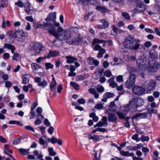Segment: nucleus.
Masks as SVG:
<instances>
[{"instance_id": "obj_30", "label": "nucleus", "mask_w": 160, "mask_h": 160, "mask_svg": "<svg viewBox=\"0 0 160 160\" xmlns=\"http://www.w3.org/2000/svg\"><path fill=\"white\" fill-rule=\"evenodd\" d=\"M70 85L72 86L73 88L76 90H78L79 89V85L76 83L71 82H70Z\"/></svg>"}, {"instance_id": "obj_7", "label": "nucleus", "mask_w": 160, "mask_h": 160, "mask_svg": "<svg viewBox=\"0 0 160 160\" xmlns=\"http://www.w3.org/2000/svg\"><path fill=\"white\" fill-rule=\"evenodd\" d=\"M44 47L38 42H35L31 46V49L35 50L36 53H39L42 51Z\"/></svg>"}, {"instance_id": "obj_43", "label": "nucleus", "mask_w": 160, "mask_h": 160, "mask_svg": "<svg viewBox=\"0 0 160 160\" xmlns=\"http://www.w3.org/2000/svg\"><path fill=\"white\" fill-rule=\"evenodd\" d=\"M103 107L102 104L101 103H100L97 104L96 105H95L94 106V108L98 109H101L103 108Z\"/></svg>"}, {"instance_id": "obj_40", "label": "nucleus", "mask_w": 160, "mask_h": 160, "mask_svg": "<svg viewBox=\"0 0 160 160\" xmlns=\"http://www.w3.org/2000/svg\"><path fill=\"white\" fill-rule=\"evenodd\" d=\"M45 66L47 70H48L49 68L52 69L53 67V65L50 62L46 63Z\"/></svg>"}, {"instance_id": "obj_41", "label": "nucleus", "mask_w": 160, "mask_h": 160, "mask_svg": "<svg viewBox=\"0 0 160 160\" xmlns=\"http://www.w3.org/2000/svg\"><path fill=\"white\" fill-rule=\"evenodd\" d=\"M85 75H84V74H83L81 75L77 76L76 77V78L77 80L78 81L82 80L86 78L85 77Z\"/></svg>"}, {"instance_id": "obj_15", "label": "nucleus", "mask_w": 160, "mask_h": 160, "mask_svg": "<svg viewBox=\"0 0 160 160\" xmlns=\"http://www.w3.org/2000/svg\"><path fill=\"white\" fill-rule=\"evenodd\" d=\"M59 52L58 51H50L48 54L45 56V58H50L51 57H55L58 55Z\"/></svg>"}, {"instance_id": "obj_21", "label": "nucleus", "mask_w": 160, "mask_h": 160, "mask_svg": "<svg viewBox=\"0 0 160 160\" xmlns=\"http://www.w3.org/2000/svg\"><path fill=\"white\" fill-rule=\"evenodd\" d=\"M57 83L54 77L52 79V82L50 86V88L51 92L54 91L55 90L54 87L56 85Z\"/></svg>"}, {"instance_id": "obj_36", "label": "nucleus", "mask_w": 160, "mask_h": 160, "mask_svg": "<svg viewBox=\"0 0 160 160\" xmlns=\"http://www.w3.org/2000/svg\"><path fill=\"white\" fill-rule=\"evenodd\" d=\"M48 151L49 152V154L51 156H55L56 155V153L55 152L53 151V148H49Z\"/></svg>"}, {"instance_id": "obj_48", "label": "nucleus", "mask_w": 160, "mask_h": 160, "mask_svg": "<svg viewBox=\"0 0 160 160\" xmlns=\"http://www.w3.org/2000/svg\"><path fill=\"white\" fill-rule=\"evenodd\" d=\"M123 76L122 75H119L118 76L117 78V82H123Z\"/></svg>"}, {"instance_id": "obj_46", "label": "nucleus", "mask_w": 160, "mask_h": 160, "mask_svg": "<svg viewBox=\"0 0 160 160\" xmlns=\"http://www.w3.org/2000/svg\"><path fill=\"white\" fill-rule=\"evenodd\" d=\"M149 138L148 137L142 135L141 137V140L142 142L149 141Z\"/></svg>"}, {"instance_id": "obj_12", "label": "nucleus", "mask_w": 160, "mask_h": 160, "mask_svg": "<svg viewBox=\"0 0 160 160\" xmlns=\"http://www.w3.org/2000/svg\"><path fill=\"white\" fill-rule=\"evenodd\" d=\"M146 10L145 5L143 4H138L134 9V10L137 12L142 13Z\"/></svg>"}, {"instance_id": "obj_25", "label": "nucleus", "mask_w": 160, "mask_h": 160, "mask_svg": "<svg viewBox=\"0 0 160 160\" xmlns=\"http://www.w3.org/2000/svg\"><path fill=\"white\" fill-rule=\"evenodd\" d=\"M3 48H7L8 50H11L15 48V47L13 45L8 43H5L4 44Z\"/></svg>"}, {"instance_id": "obj_50", "label": "nucleus", "mask_w": 160, "mask_h": 160, "mask_svg": "<svg viewBox=\"0 0 160 160\" xmlns=\"http://www.w3.org/2000/svg\"><path fill=\"white\" fill-rule=\"evenodd\" d=\"M20 138H17L14 139L13 142V144L14 145L18 144L20 143Z\"/></svg>"}, {"instance_id": "obj_58", "label": "nucleus", "mask_w": 160, "mask_h": 160, "mask_svg": "<svg viewBox=\"0 0 160 160\" xmlns=\"http://www.w3.org/2000/svg\"><path fill=\"white\" fill-rule=\"evenodd\" d=\"M34 82L36 83L39 84V83L41 82V78H40L39 77H36L34 78Z\"/></svg>"}, {"instance_id": "obj_14", "label": "nucleus", "mask_w": 160, "mask_h": 160, "mask_svg": "<svg viewBox=\"0 0 160 160\" xmlns=\"http://www.w3.org/2000/svg\"><path fill=\"white\" fill-rule=\"evenodd\" d=\"M56 12H52L50 13L45 19V20L48 22L51 21H54L56 18Z\"/></svg>"}, {"instance_id": "obj_9", "label": "nucleus", "mask_w": 160, "mask_h": 160, "mask_svg": "<svg viewBox=\"0 0 160 160\" xmlns=\"http://www.w3.org/2000/svg\"><path fill=\"white\" fill-rule=\"evenodd\" d=\"M132 91L134 94L139 95L144 93L145 89L142 87L136 86L132 88Z\"/></svg>"}, {"instance_id": "obj_44", "label": "nucleus", "mask_w": 160, "mask_h": 160, "mask_svg": "<svg viewBox=\"0 0 160 160\" xmlns=\"http://www.w3.org/2000/svg\"><path fill=\"white\" fill-rule=\"evenodd\" d=\"M15 4V5L21 8H22L24 6V4L21 1H18L17 2H16Z\"/></svg>"}, {"instance_id": "obj_32", "label": "nucleus", "mask_w": 160, "mask_h": 160, "mask_svg": "<svg viewBox=\"0 0 160 160\" xmlns=\"http://www.w3.org/2000/svg\"><path fill=\"white\" fill-rule=\"evenodd\" d=\"M44 26H45V27H49V28H48V32L49 33V30L51 28H55L56 29V28L55 27H53V25H52L50 22H46V23H45L44 24Z\"/></svg>"}, {"instance_id": "obj_11", "label": "nucleus", "mask_w": 160, "mask_h": 160, "mask_svg": "<svg viewBox=\"0 0 160 160\" xmlns=\"http://www.w3.org/2000/svg\"><path fill=\"white\" fill-rule=\"evenodd\" d=\"M96 9L102 13L108 12L110 11V10L105 7L99 4L96 5Z\"/></svg>"}, {"instance_id": "obj_4", "label": "nucleus", "mask_w": 160, "mask_h": 160, "mask_svg": "<svg viewBox=\"0 0 160 160\" xmlns=\"http://www.w3.org/2000/svg\"><path fill=\"white\" fill-rule=\"evenodd\" d=\"M144 103L143 100L140 98H136L129 102V104H132V107L138 108L142 105Z\"/></svg>"}, {"instance_id": "obj_53", "label": "nucleus", "mask_w": 160, "mask_h": 160, "mask_svg": "<svg viewBox=\"0 0 160 160\" xmlns=\"http://www.w3.org/2000/svg\"><path fill=\"white\" fill-rule=\"evenodd\" d=\"M38 103L37 102H34L32 104L31 110V111H32V110H34L38 106Z\"/></svg>"}, {"instance_id": "obj_49", "label": "nucleus", "mask_w": 160, "mask_h": 160, "mask_svg": "<svg viewBox=\"0 0 160 160\" xmlns=\"http://www.w3.org/2000/svg\"><path fill=\"white\" fill-rule=\"evenodd\" d=\"M138 135L137 134H136L133 135L132 136V138L137 141H138L140 140V138H138Z\"/></svg>"}, {"instance_id": "obj_16", "label": "nucleus", "mask_w": 160, "mask_h": 160, "mask_svg": "<svg viewBox=\"0 0 160 160\" xmlns=\"http://www.w3.org/2000/svg\"><path fill=\"white\" fill-rule=\"evenodd\" d=\"M114 96L113 93L110 92H105L103 95V98L102 99V101L103 102H106L107 101V98H112Z\"/></svg>"}, {"instance_id": "obj_8", "label": "nucleus", "mask_w": 160, "mask_h": 160, "mask_svg": "<svg viewBox=\"0 0 160 160\" xmlns=\"http://www.w3.org/2000/svg\"><path fill=\"white\" fill-rule=\"evenodd\" d=\"M26 34L24 33L22 30H18L16 31L13 34L12 37L15 38H20L21 37L23 39L22 41H24L26 38Z\"/></svg>"}, {"instance_id": "obj_10", "label": "nucleus", "mask_w": 160, "mask_h": 160, "mask_svg": "<svg viewBox=\"0 0 160 160\" xmlns=\"http://www.w3.org/2000/svg\"><path fill=\"white\" fill-rule=\"evenodd\" d=\"M160 65L157 61H155L153 63H152L149 65V70L151 72H156L158 69Z\"/></svg>"}, {"instance_id": "obj_17", "label": "nucleus", "mask_w": 160, "mask_h": 160, "mask_svg": "<svg viewBox=\"0 0 160 160\" xmlns=\"http://www.w3.org/2000/svg\"><path fill=\"white\" fill-rule=\"evenodd\" d=\"M88 62L90 65H94L96 66H98L99 64L98 61L92 58L89 57L87 59Z\"/></svg>"}, {"instance_id": "obj_33", "label": "nucleus", "mask_w": 160, "mask_h": 160, "mask_svg": "<svg viewBox=\"0 0 160 160\" xmlns=\"http://www.w3.org/2000/svg\"><path fill=\"white\" fill-rule=\"evenodd\" d=\"M92 48L95 51L99 50L101 49L102 48L98 44H93L92 43Z\"/></svg>"}, {"instance_id": "obj_18", "label": "nucleus", "mask_w": 160, "mask_h": 160, "mask_svg": "<svg viewBox=\"0 0 160 160\" xmlns=\"http://www.w3.org/2000/svg\"><path fill=\"white\" fill-rule=\"evenodd\" d=\"M117 117L115 114L113 113L109 114L108 121L112 122H117Z\"/></svg>"}, {"instance_id": "obj_55", "label": "nucleus", "mask_w": 160, "mask_h": 160, "mask_svg": "<svg viewBox=\"0 0 160 160\" xmlns=\"http://www.w3.org/2000/svg\"><path fill=\"white\" fill-rule=\"evenodd\" d=\"M19 55L18 54L15 53L14 54L12 57V59L14 60L17 61L19 58Z\"/></svg>"}, {"instance_id": "obj_6", "label": "nucleus", "mask_w": 160, "mask_h": 160, "mask_svg": "<svg viewBox=\"0 0 160 160\" xmlns=\"http://www.w3.org/2000/svg\"><path fill=\"white\" fill-rule=\"evenodd\" d=\"M156 85V83L153 81H145L142 84V86L145 89L149 91L153 90Z\"/></svg>"}, {"instance_id": "obj_52", "label": "nucleus", "mask_w": 160, "mask_h": 160, "mask_svg": "<svg viewBox=\"0 0 160 160\" xmlns=\"http://www.w3.org/2000/svg\"><path fill=\"white\" fill-rule=\"evenodd\" d=\"M25 128L27 130L32 131L33 132H35L34 129H33L32 127L30 126H25Z\"/></svg>"}, {"instance_id": "obj_45", "label": "nucleus", "mask_w": 160, "mask_h": 160, "mask_svg": "<svg viewBox=\"0 0 160 160\" xmlns=\"http://www.w3.org/2000/svg\"><path fill=\"white\" fill-rule=\"evenodd\" d=\"M42 111V109L41 107H38L36 109V112L38 113L37 117H38L39 115H40Z\"/></svg>"}, {"instance_id": "obj_37", "label": "nucleus", "mask_w": 160, "mask_h": 160, "mask_svg": "<svg viewBox=\"0 0 160 160\" xmlns=\"http://www.w3.org/2000/svg\"><path fill=\"white\" fill-rule=\"evenodd\" d=\"M96 89L97 91L100 93H102L104 91V88L102 86H98L97 87Z\"/></svg>"}, {"instance_id": "obj_26", "label": "nucleus", "mask_w": 160, "mask_h": 160, "mask_svg": "<svg viewBox=\"0 0 160 160\" xmlns=\"http://www.w3.org/2000/svg\"><path fill=\"white\" fill-rule=\"evenodd\" d=\"M8 123L10 124H17L20 126H23V124L22 123H20L19 121H10L8 122Z\"/></svg>"}, {"instance_id": "obj_47", "label": "nucleus", "mask_w": 160, "mask_h": 160, "mask_svg": "<svg viewBox=\"0 0 160 160\" xmlns=\"http://www.w3.org/2000/svg\"><path fill=\"white\" fill-rule=\"evenodd\" d=\"M120 153L122 156H129V152L128 151H124L122 150L120 151Z\"/></svg>"}, {"instance_id": "obj_56", "label": "nucleus", "mask_w": 160, "mask_h": 160, "mask_svg": "<svg viewBox=\"0 0 160 160\" xmlns=\"http://www.w3.org/2000/svg\"><path fill=\"white\" fill-rule=\"evenodd\" d=\"M78 102L79 104H84L85 103L86 101L84 99L81 98L78 100Z\"/></svg>"}, {"instance_id": "obj_61", "label": "nucleus", "mask_w": 160, "mask_h": 160, "mask_svg": "<svg viewBox=\"0 0 160 160\" xmlns=\"http://www.w3.org/2000/svg\"><path fill=\"white\" fill-rule=\"evenodd\" d=\"M88 91L89 93L93 95L97 92L95 89L93 88H90L88 89Z\"/></svg>"}, {"instance_id": "obj_64", "label": "nucleus", "mask_w": 160, "mask_h": 160, "mask_svg": "<svg viewBox=\"0 0 160 160\" xmlns=\"http://www.w3.org/2000/svg\"><path fill=\"white\" fill-rule=\"evenodd\" d=\"M54 129L53 127L51 126L48 129V132L50 134H52L53 133Z\"/></svg>"}, {"instance_id": "obj_31", "label": "nucleus", "mask_w": 160, "mask_h": 160, "mask_svg": "<svg viewBox=\"0 0 160 160\" xmlns=\"http://www.w3.org/2000/svg\"><path fill=\"white\" fill-rule=\"evenodd\" d=\"M22 155H24L29 153L28 152L29 149H26L23 148H20L18 149Z\"/></svg>"}, {"instance_id": "obj_38", "label": "nucleus", "mask_w": 160, "mask_h": 160, "mask_svg": "<svg viewBox=\"0 0 160 160\" xmlns=\"http://www.w3.org/2000/svg\"><path fill=\"white\" fill-rule=\"evenodd\" d=\"M102 126L106 127L105 124H104L103 122L102 121H99L96 124L94 125V127H101Z\"/></svg>"}, {"instance_id": "obj_51", "label": "nucleus", "mask_w": 160, "mask_h": 160, "mask_svg": "<svg viewBox=\"0 0 160 160\" xmlns=\"http://www.w3.org/2000/svg\"><path fill=\"white\" fill-rule=\"evenodd\" d=\"M102 120L104 124H105V126H107L108 125L107 118L106 116H103Z\"/></svg>"}, {"instance_id": "obj_28", "label": "nucleus", "mask_w": 160, "mask_h": 160, "mask_svg": "<svg viewBox=\"0 0 160 160\" xmlns=\"http://www.w3.org/2000/svg\"><path fill=\"white\" fill-rule=\"evenodd\" d=\"M47 82L45 80H43L42 82H41L39 84H38V86L42 87V88H44L47 86Z\"/></svg>"}, {"instance_id": "obj_27", "label": "nucleus", "mask_w": 160, "mask_h": 160, "mask_svg": "<svg viewBox=\"0 0 160 160\" xmlns=\"http://www.w3.org/2000/svg\"><path fill=\"white\" fill-rule=\"evenodd\" d=\"M107 42V41H105L103 40H100L97 38H94L93 40L92 43L93 44H98L102 43Z\"/></svg>"}, {"instance_id": "obj_60", "label": "nucleus", "mask_w": 160, "mask_h": 160, "mask_svg": "<svg viewBox=\"0 0 160 160\" xmlns=\"http://www.w3.org/2000/svg\"><path fill=\"white\" fill-rule=\"evenodd\" d=\"M44 123L45 125H46V126H49L51 125V123L49 122L48 119L47 118L45 119V120H44Z\"/></svg>"}, {"instance_id": "obj_29", "label": "nucleus", "mask_w": 160, "mask_h": 160, "mask_svg": "<svg viewBox=\"0 0 160 160\" xmlns=\"http://www.w3.org/2000/svg\"><path fill=\"white\" fill-rule=\"evenodd\" d=\"M96 1V0H80V2L82 3L87 4L90 2L91 4H94Z\"/></svg>"}, {"instance_id": "obj_59", "label": "nucleus", "mask_w": 160, "mask_h": 160, "mask_svg": "<svg viewBox=\"0 0 160 160\" xmlns=\"http://www.w3.org/2000/svg\"><path fill=\"white\" fill-rule=\"evenodd\" d=\"M109 65V63L107 61H104L103 62V66L104 68H107Z\"/></svg>"}, {"instance_id": "obj_35", "label": "nucleus", "mask_w": 160, "mask_h": 160, "mask_svg": "<svg viewBox=\"0 0 160 160\" xmlns=\"http://www.w3.org/2000/svg\"><path fill=\"white\" fill-rule=\"evenodd\" d=\"M122 16L127 20H130V16L129 14L127 12H123L122 13Z\"/></svg>"}, {"instance_id": "obj_24", "label": "nucleus", "mask_w": 160, "mask_h": 160, "mask_svg": "<svg viewBox=\"0 0 160 160\" xmlns=\"http://www.w3.org/2000/svg\"><path fill=\"white\" fill-rule=\"evenodd\" d=\"M30 76L28 74H25L22 78V83L24 84H27L29 81Z\"/></svg>"}, {"instance_id": "obj_34", "label": "nucleus", "mask_w": 160, "mask_h": 160, "mask_svg": "<svg viewBox=\"0 0 160 160\" xmlns=\"http://www.w3.org/2000/svg\"><path fill=\"white\" fill-rule=\"evenodd\" d=\"M81 41V38L79 37H78L75 40L72 41V43L75 45H78Z\"/></svg>"}, {"instance_id": "obj_13", "label": "nucleus", "mask_w": 160, "mask_h": 160, "mask_svg": "<svg viewBox=\"0 0 160 160\" xmlns=\"http://www.w3.org/2000/svg\"><path fill=\"white\" fill-rule=\"evenodd\" d=\"M31 4L29 2H27L24 5V10L26 13L28 15L31 14L33 12V10L30 9V6Z\"/></svg>"}, {"instance_id": "obj_1", "label": "nucleus", "mask_w": 160, "mask_h": 160, "mask_svg": "<svg viewBox=\"0 0 160 160\" xmlns=\"http://www.w3.org/2000/svg\"><path fill=\"white\" fill-rule=\"evenodd\" d=\"M124 47L131 50H138L141 52H143L145 50V47L143 45L141 44L140 40L136 39L134 36L129 35L126 38L123 43Z\"/></svg>"}, {"instance_id": "obj_5", "label": "nucleus", "mask_w": 160, "mask_h": 160, "mask_svg": "<svg viewBox=\"0 0 160 160\" xmlns=\"http://www.w3.org/2000/svg\"><path fill=\"white\" fill-rule=\"evenodd\" d=\"M136 79L135 75L133 74H131L129 75V78L127 80L125 83L126 87L128 89L132 87Z\"/></svg>"}, {"instance_id": "obj_57", "label": "nucleus", "mask_w": 160, "mask_h": 160, "mask_svg": "<svg viewBox=\"0 0 160 160\" xmlns=\"http://www.w3.org/2000/svg\"><path fill=\"white\" fill-rule=\"evenodd\" d=\"M152 45L151 43L149 41H147L144 43V45H143L144 47L147 48H149Z\"/></svg>"}, {"instance_id": "obj_22", "label": "nucleus", "mask_w": 160, "mask_h": 160, "mask_svg": "<svg viewBox=\"0 0 160 160\" xmlns=\"http://www.w3.org/2000/svg\"><path fill=\"white\" fill-rule=\"evenodd\" d=\"M150 56L152 58H155L158 56V54L154 49H151L149 52Z\"/></svg>"}, {"instance_id": "obj_19", "label": "nucleus", "mask_w": 160, "mask_h": 160, "mask_svg": "<svg viewBox=\"0 0 160 160\" xmlns=\"http://www.w3.org/2000/svg\"><path fill=\"white\" fill-rule=\"evenodd\" d=\"M66 58L67 59V62L68 63H72L77 60L76 58L71 56H66Z\"/></svg>"}, {"instance_id": "obj_20", "label": "nucleus", "mask_w": 160, "mask_h": 160, "mask_svg": "<svg viewBox=\"0 0 160 160\" xmlns=\"http://www.w3.org/2000/svg\"><path fill=\"white\" fill-rule=\"evenodd\" d=\"M148 115L146 112L138 113L134 116V117L136 118H145L147 117Z\"/></svg>"}, {"instance_id": "obj_23", "label": "nucleus", "mask_w": 160, "mask_h": 160, "mask_svg": "<svg viewBox=\"0 0 160 160\" xmlns=\"http://www.w3.org/2000/svg\"><path fill=\"white\" fill-rule=\"evenodd\" d=\"M100 22L102 24V25L104 28L106 29L108 28L109 25V22L105 19H102L100 20Z\"/></svg>"}, {"instance_id": "obj_39", "label": "nucleus", "mask_w": 160, "mask_h": 160, "mask_svg": "<svg viewBox=\"0 0 160 160\" xmlns=\"http://www.w3.org/2000/svg\"><path fill=\"white\" fill-rule=\"evenodd\" d=\"M104 75L106 77L109 78L112 76V72L109 70H107L104 72Z\"/></svg>"}, {"instance_id": "obj_62", "label": "nucleus", "mask_w": 160, "mask_h": 160, "mask_svg": "<svg viewBox=\"0 0 160 160\" xmlns=\"http://www.w3.org/2000/svg\"><path fill=\"white\" fill-rule=\"evenodd\" d=\"M9 54L8 53H5L3 54V57L4 59H7L9 58Z\"/></svg>"}, {"instance_id": "obj_63", "label": "nucleus", "mask_w": 160, "mask_h": 160, "mask_svg": "<svg viewBox=\"0 0 160 160\" xmlns=\"http://www.w3.org/2000/svg\"><path fill=\"white\" fill-rule=\"evenodd\" d=\"M160 93L158 91H154L153 93V95L155 98H158L159 96Z\"/></svg>"}, {"instance_id": "obj_54", "label": "nucleus", "mask_w": 160, "mask_h": 160, "mask_svg": "<svg viewBox=\"0 0 160 160\" xmlns=\"http://www.w3.org/2000/svg\"><path fill=\"white\" fill-rule=\"evenodd\" d=\"M30 114H31V116L30 117V119H32L35 116H36V113L35 112V111L34 110H32V111H31V110L30 111Z\"/></svg>"}, {"instance_id": "obj_2", "label": "nucleus", "mask_w": 160, "mask_h": 160, "mask_svg": "<svg viewBox=\"0 0 160 160\" xmlns=\"http://www.w3.org/2000/svg\"><path fill=\"white\" fill-rule=\"evenodd\" d=\"M50 34L52 35L57 38H59L62 40H66L70 36V33L68 31H64L61 27H59L57 30L54 28H52L49 30Z\"/></svg>"}, {"instance_id": "obj_3", "label": "nucleus", "mask_w": 160, "mask_h": 160, "mask_svg": "<svg viewBox=\"0 0 160 160\" xmlns=\"http://www.w3.org/2000/svg\"><path fill=\"white\" fill-rule=\"evenodd\" d=\"M147 58L145 54L141 55L137 59V62L139 66L143 68L147 67L146 61Z\"/></svg>"}, {"instance_id": "obj_42", "label": "nucleus", "mask_w": 160, "mask_h": 160, "mask_svg": "<svg viewBox=\"0 0 160 160\" xmlns=\"http://www.w3.org/2000/svg\"><path fill=\"white\" fill-rule=\"evenodd\" d=\"M117 115L120 119H124L126 115L122 112H117Z\"/></svg>"}]
</instances>
